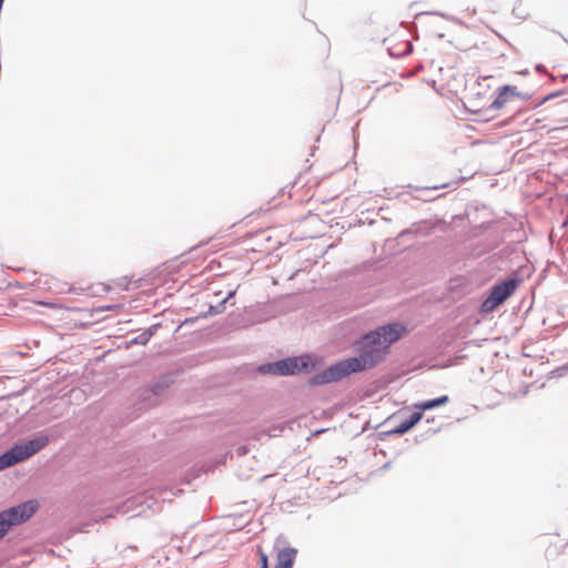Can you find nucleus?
<instances>
[{
  "label": "nucleus",
  "mask_w": 568,
  "mask_h": 568,
  "mask_svg": "<svg viewBox=\"0 0 568 568\" xmlns=\"http://www.w3.org/2000/svg\"><path fill=\"white\" fill-rule=\"evenodd\" d=\"M405 331L406 327L403 324L394 323L369 332L359 342L362 354L358 357L347 358L327 367L320 376L321 382H336L352 373L375 366L387 354L389 345L398 341Z\"/></svg>",
  "instance_id": "nucleus-1"
},
{
  "label": "nucleus",
  "mask_w": 568,
  "mask_h": 568,
  "mask_svg": "<svg viewBox=\"0 0 568 568\" xmlns=\"http://www.w3.org/2000/svg\"><path fill=\"white\" fill-rule=\"evenodd\" d=\"M47 444V437H39L24 444L13 446L0 456V470L28 459L41 450Z\"/></svg>",
  "instance_id": "nucleus-2"
},
{
  "label": "nucleus",
  "mask_w": 568,
  "mask_h": 568,
  "mask_svg": "<svg viewBox=\"0 0 568 568\" xmlns=\"http://www.w3.org/2000/svg\"><path fill=\"white\" fill-rule=\"evenodd\" d=\"M37 509L38 503L29 500L0 513V538L7 534L11 526L20 525L32 517Z\"/></svg>",
  "instance_id": "nucleus-3"
},
{
  "label": "nucleus",
  "mask_w": 568,
  "mask_h": 568,
  "mask_svg": "<svg viewBox=\"0 0 568 568\" xmlns=\"http://www.w3.org/2000/svg\"><path fill=\"white\" fill-rule=\"evenodd\" d=\"M311 358L308 356L285 358L265 366H261L262 373H271L275 375H293L310 369Z\"/></svg>",
  "instance_id": "nucleus-4"
},
{
  "label": "nucleus",
  "mask_w": 568,
  "mask_h": 568,
  "mask_svg": "<svg viewBox=\"0 0 568 568\" xmlns=\"http://www.w3.org/2000/svg\"><path fill=\"white\" fill-rule=\"evenodd\" d=\"M518 280H507L495 285L487 298L481 303V313H491L499 305H501L508 297H510L518 286Z\"/></svg>",
  "instance_id": "nucleus-5"
},
{
  "label": "nucleus",
  "mask_w": 568,
  "mask_h": 568,
  "mask_svg": "<svg viewBox=\"0 0 568 568\" xmlns=\"http://www.w3.org/2000/svg\"><path fill=\"white\" fill-rule=\"evenodd\" d=\"M296 555L297 550L292 547L278 550L274 568H292L295 562Z\"/></svg>",
  "instance_id": "nucleus-6"
},
{
  "label": "nucleus",
  "mask_w": 568,
  "mask_h": 568,
  "mask_svg": "<svg viewBox=\"0 0 568 568\" xmlns=\"http://www.w3.org/2000/svg\"><path fill=\"white\" fill-rule=\"evenodd\" d=\"M423 418L422 412H414L408 419L398 424L395 429L393 430L396 434H405L409 429H412L415 425H417Z\"/></svg>",
  "instance_id": "nucleus-7"
},
{
  "label": "nucleus",
  "mask_w": 568,
  "mask_h": 568,
  "mask_svg": "<svg viewBox=\"0 0 568 568\" xmlns=\"http://www.w3.org/2000/svg\"><path fill=\"white\" fill-rule=\"evenodd\" d=\"M449 402V398L447 395H443L440 397L416 403L414 404V407L418 409L417 412L424 413L425 410L433 409L443 405H446Z\"/></svg>",
  "instance_id": "nucleus-8"
},
{
  "label": "nucleus",
  "mask_w": 568,
  "mask_h": 568,
  "mask_svg": "<svg viewBox=\"0 0 568 568\" xmlns=\"http://www.w3.org/2000/svg\"><path fill=\"white\" fill-rule=\"evenodd\" d=\"M517 93L515 91V88L511 87H504L497 98L491 103V108L494 109H501L509 99L516 97Z\"/></svg>",
  "instance_id": "nucleus-9"
},
{
  "label": "nucleus",
  "mask_w": 568,
  "mask_h": 568,
  "mask_svg": "<svg viewBox=\"0 0 568 568\" xmlns=\"http://www.w3.org/2000/svg\"><path fill=\"white\" fill-rule=\"evenodd\" d=\"M257 552L260 556V568H268V559L266 554L262 550V548H258Z\"/></svg>",
  "instance_id": "nucleus-10"
},
{
  "label": "nucleus",
  "mask_w": 568,
  "mask_h": 568,
  "mask_svg": "<svg viewBox=\"0 0 568 568\" xmlns=\"http://www.w3.org/2000/svg\"><path fill=\"white\" fill-rule=\"evenodd\" d=\"M114 308H116V306L108 305V306H102V307L94 308L93 312L110 311V310H114Z\"/></svg>",
  "instance_id": "nucleus-11"
},
{
  "label": "nucleus",
  "mask_w": 568,
  "mask_h": 568,
  "mask_svg": "<svg viewBox=\"0 0 568 568\" xmlns=\"http://www.w3.org/2000/svg\"><path fill=\"white\" fill-rule=\"evenodd\" d=\"M39 305H43V306H48V307H51V308H55L58 307L55 304L53 303H47V302H38Z\"/></svg>",
  "instance_id": "nucleus-12"
},
{
  "label": "nucleus",
  "mask_w": 568,
  "mask_h": 568,
  "mask_svg": "<svg viewBox=\"0 0 568 568\" xmlns=\"http://www.w3.org/2000/svg\"><path fill=\"white\" fill-rule=\"evenodd\" d=\"M3 1H4V0H0V2H2V3H3Z\"/></svg>",
  "instance_id": "nucleus-13"
}]
</instances>
